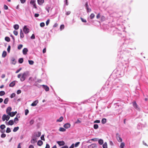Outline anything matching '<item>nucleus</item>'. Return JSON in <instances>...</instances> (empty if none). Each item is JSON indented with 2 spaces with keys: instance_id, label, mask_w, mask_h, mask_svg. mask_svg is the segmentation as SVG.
<instances>
[{
  "instance_id": "obj_1",
  "label": "nucleus",
  "mask_w": 148,
  "mask_h": 148,
  "mask_svg": "<svg viewBox=\"0 0 148 148\" xmlns=\"http://www.w3.org/2000/svg\"><path fill=\"white\" fill-rule=\"evenodd\" d=\"M28 74L29 72L28 71H26L24 72L22 74L20 73L18 75L17 77L18 78H20V80L21 82H23L28 76Z\"/></svg>"
},
{
  "instance_id": "obj_2",
  "label": "nucleus",
  "mask_w": 148,
  "mask_h": 148,
  "mask_svg": "<svg viewBox=\"0 0 148 148\" xmlns=\"http://www.w3.org/2000/svg\"><path fill=\"white\" fill-rule=\"evenodd\" d=\"M133 40L130 38H126L124 39V42L123 43V45L121 46L122 49L123 50H124L125 49L124 48L127 46V45L129 43H132L133 42Z\"/></svg>"
},
{
  "instance_id": "obj_3",
  "label": "nucleus",
  "mask_w": 148,
  "mask_h": 148,
  "mask_svg": "<svg viewBox=\"0 0 148 148\" xmlns=\"http://www.w3.org/2000/svg\"><path fill=\"white\" fill-rule=\"evenodd\" d=\"M23 31L25 34H27L29 32V29L27 27L26 25H25L23 28Z\"/></svg>"
},
{
  "instance_id": "obj_4",
  "label": "nucleus",
  "mask_w": 148,
  "mask_h": 148,
  "mask_svg": "<svg viewBox=\"0 0 148 148\" xmlns=\"http://www.w3.org/2000/svg\"><path fill=\"white\" fill-rule=\"evenodd\" d=\"M10 117L8 115L4 114L3 115L2 118V120L4 121L5 120L8 121L10 119Z\"/></svg>"
},
{
  "instance_id": "obj_5",
  "label": "nucleus",
  "mask_w": 148,
  "mask_h": 148,
  "mask_svg": "<svg viewBox=\"0 0 148 148\" xmlns=\"http://www.w3.org/2000/svg\"><path fill=\"white\" fill-rule=\"evenodd\" d=\"M41 135V132H37L35 133L33 136V138H37V137H39Z\"/></svg>"
},
{
  "instance_id": "obj_6",
  "label": "nucleus",
  "mask_w": 148,
  "mask_h": 148,
  "mask_svg": "<svg viewBox=\"0 0 148 148\" xmlns=\"http://www.w3.org/2000/svg\"><path fill=\"white\" fill-rule=\"evenodd\" d=\"M85 6V8L86 10V11L87 13L89 12H91V10L90 8H89L88 2H87L86 3Z\"/></svg>"
},
{
  "instance_id": "obj_7",
  "label": "nucleus",
  "mask_w": 148,
  "mask_h": 148,
  "mask_svg": "<svg viewBox=\"0 0 148 148\" xmlns=\"http://www.w3.org/2000/svg\"><path fill=\"white\" fill-rule=\"evenodd\" d=\"M132 103V105H133V106L134 107L135 109H136V110H138V105L137 104L136 101H133Z\"/></svg>"
},
{
  "instance_id": "obj_8",
  "label": "nucleus",
  "mask_w": 148,
  "mask_h": 148,
  "mask_svg": "<svg viewBox=\"0 0 148 148\" xmlns=\"http://www.w3.org/2000/svg\"><path fill=\"white\" fill-rule=\"evenodd\" d=\"M57 143L60 146H63L64 145L65 143L63 141H57Z\"/></svg>"
},
{
  "instance_id": "obj_9",
  "label": "nucleus",
  "mask_w": 148,
  "mask_h": 148,
  "mask_svg": "<svg viewBox=\"0 0 148 148\" xmlns=\"http://www.w3.org/2000/svg\"><path fill=\"white\" fill-rule=\"evenodd\" d=\"M37 138H33L32 136V138L31 140V143L32 144H34L37 142Z\"/></svg>"
},
{
  "instance_id": "obj_10",
  "label": "nucleus",
  "mask_w": 148,
  "mask_h": 148,
  "mask_svg": "<svg viewBox=\"0 0 148 148\" xmlns=\"http://www.w3.org/2000/svg\"><path fill=\"white\" fill-rule=\"evenodd\" d=\"M17 112H12L8 113V114L11 117H13L17 113Z\"/></svg>"
},
{
  "instance_id": "obj_11",
  "label": "nucleus",
  "mask_w": 148,
  "mask_h": 148,
  "mask_svg": "<svg viewBox=\"0 0 148 148\" xmlns=\"http://www.w3.org/2000/svg\"><path fill=\"white\" fill-rule=\"evenodd\" d=\"M97 145L95 144H92L88 146V148H96Z\"/></svg>"
},
{
  "instance_id": "obj_12",
  "label": "nucleus",
  "mask_w": 148,
  "mask_h": 148,
  "mask_svg": "<svg viewBox=\"0 0 148 148\" xmlns=\"http://www.w3.org/2000/svg\"><path fill=\"white\" fill-rule=\"evenodd\" d=\"M70 126L71 125L69 123H66L64 124V127L66 129H68L70 127Z\"/></svg>"
},
{
  "instance_id": "obj_13",
  "label": "nucleus",
  "mask_w": 148,
  "mask_h": 148,
  "mask_svg": "<svg viewBox=\"0 0 148 148\" xmlns=\"http://www.w3.org/2000/svg\"><path fill=\"white\" fill-rule=\"evenodd\" d=\"M43 88L46 91H48L49 90V87L47 85H42Z\"/></svg>"
},
{
  "instance_id": "obj_14",
  "label": "nucleus",
  "mask_w": 148,
  "mask_h": 148,
  "mask_svg": "<svg viewBox=\"0 0 148 148\" xmlns=\"http://www.w3.org/2000/svg\"><path fill=\"white\" fill-rule=\"evenodd\" d=\"M38 102V100H36L32 103L31 106H36Z\"/></svg>"
},
{
  "instance_id": "obj_15",
  "label": "nucleus",
  "mask_w": 148,
  "mask_h": 148,
  "mask_svg": "<svg viewBox=\"0 0 148 148\" xmlns=\"http://www.w3.org/2000/svg\"><path fill=\"white\" fill-rule=\"evenodd\" d=\"M28 51V50L27 48H24L23 50V53L24 55H26Z\"/></svg>"
},
{
  "instance_id": "obj_16",
  "label": "nucleus",
  "mask_w": 148,
  "mask_h": 148,
  "mask_svg": "<svg viewBox=\"0 0 148 148\" xmlns=\"http://www.w3.org/2000/svg\"><path fill=\"white\" fill-rule=\"evenodd\" d=\"M38 4L40 5H41L44 2V0H37Z\"/></svg>"
},
{
  "instance_id": "obj_17",
  "label": "nucleus",
  "mask_w": 148,
  "mask_h": 148,
  "mask_svg": "<svg viewBox=\"0 0 148 148\" xmlns=\"http://www.w3.org/2000/svg\"><path fill=\"white\" fill-rule=\"evenodd\" d=\"M20 38L21 39L24 37V34L21 29L20 30Z\"/></svg>"
},
{
  "instance_id": "obj_18",
  "label": "nucleus",
  "mask_w": 148,
  "mask_h": 148,
  "mask_svg": "<svg viewBox=\"0 0 148 148\" xmlns=\"http://www.w3.org/2000/svg\"><path fill=\"white\" fill-rule=\"evenodd\" d=\"M12 110V108L11 107H8L6 110V112L8 114V113H9V112H10V111Z\"/></svg>"
},
{
  "instance_id": "obj_19",
  "label": "nucleus",
  "mask_w": 148,
  "mask_h": 148,
  "mask_svg": "<svg viewBox=\"0 0 148 148\" xmlns=\"http://www.w3.org/2000/svg\"><path fill=\"white\" fill-rule=\"evenodd\" d=\"M15 81H13L10 84L9 86L10 87H13L15 85Z\"/></svg>"
},
{
  "instance_id": "obj_20",
  "label": "nucleus",
  "mask_w": 148,
  "mask_h": 148,
  "mask_svg": "<svg viewBox=\"0 0 148 148\" xmlns=\"http://www.w3.org/2000/svg\"><path fill=\"white\" fill-rule=\"evenodd\" d=\"M42 141L40 140H39L37 143V145L39 146H41L43 144Z\"/></svg>"
},
{
  "instance_id": "obj_21",
  "label": "nucleus",
  "mask_w": 148,
  "mask_h": 148,
  "mask_svg": "<svg viewBox=\"0 0 148 148\" xmlns=\"http://www.w3.org/2000/svg\"><path fill=\"white\" fill-rule=\"evenodd\" d=\"M14 121L13 120H10L8 122V124L9 125H13L14 123Z\"/></svg>"
},
{
  "instance_id": "obj_22",
  "label": "nucleus",
  "mask_w": 148,
  "mask_h": 148,
  "mask_svg": "<svg viewBox=\"0 0 148 148\" xmlns=\"http://www.w3.org/2000/svg\"><path fill=\"white\" fill-rule=\"evenodd\" d=\"M7 55V52L6 51H3L2 54V57L3 58H5L6 57Z\"/></svg>"
},
{
  "instance_id": "obj_23",
  "label": "nucleus",
  "mask_w": 148,
  "mask_h": 148,
  "mask_svg": "<svg viewBox=\"0 0 148 148\" xmlns=\"http://www.w3.org/2000/svg\"><path fill=\"white\" fill-rule=\"evenodd\" d=\"M11 61L12 62V63L14 64H15L16 62L15 58H12L11 59Z\"/></svg>"
},
{
  "instance_id": "obj_24",
  "label": "nucleus",
  "mask_w": 148,
  "mask_h": 148,
  "mask_svg": "<svg viewBox=\"0 0 148 148\" xmlns=\"http://www.w3.org/2000/svg\"><path fill=\"white\" fill-rule=\"evenodd\" d=\"M13 27L15 29L17 30L18 29L19 26L18 24H15L14 25Z\"/></svg>"
},
{
  "instance_id": "obj_25",
  "label": "nucleus",
  "mask_w": 148,
  "mask_h": 148,
  "mask_svg": "<svg viewBox=\"0 0 148 148\" xmlns=\"http://www.w3.org/2000/svg\"><path fill=\"white\" fill-rule=\"evenodd\" d=\"M103 143V140L101 139H100L98 140V143L100 145H102Z\"/></svg>"
},
{
  "instance_id": "obj_26",
  "label": "nucleus",
  "mask_w": 148,
  "mask_h": 148,
  "mask_svg": "<svg viewBox=\"0 0 148 148\" xmlns=\"http://www.w3.org/2000/svg\"><path fill=\"white\" fill-rule=\"evenodd\" d=\"M63 119V117L62 116H61L59 119L57 120L56 121L57 122H61Z\"/></svg>"
},
{
  "instance_id": "obj_27",
  "label": "nucleus",
  "mask_w": 148,
  "mask_h": 148,
  "mask_svg": "<svg viewBox=\"0 0 148 148\" xmlns=\"http://www.w3.org/2000/svg\"><path fill=\"white\" fill-rule=\"evenodd\" d=\"M18 62L20 64L22 63L23 62V58H20L19 59Z\"/></svg>"
},
{
  "instance_id": "obj_28",
  "label": "nucleus",
  "mask_w": 148,
  "mask_h": 148,
  "mask_svg": "<svg viewBox=\"0 0 148 148\" xmlns=\"http://www.w3.org/2000/svg\"><path fill=\"white\" fill-rule=\"evenodd\" d=\"M59 130L60 131L62 132H65L66 130V129L65 128L62 127H60Z\"/></svg>"
},
{
  "instance_id": "obj_29",
  "label": "nucleus",
  "mask_w": 148,
  "mask_h": 148,
  "mask_svg": "<svg viewBox=\"0 0 148 148\" xmlns=\"http://www.w3.org/2000/svg\"><path fill=\"white\" fill-rule=\"evenodd\" d=\"M106 122V119L105 118H103L101 120V123L104 124Z\"/></svg>"
},
{
  "instance_id": "obj_30",
  "label": "nucleus",
  "mask_w": 148,
  "mask_h": 148,
  "mask_svg": "<svg viewBox=\"0 0 148 148\" xmlns=\"http://www.w3.org/2000/svg\"><path fill=\"white\" fill-rule=\"evenodd\" d=\"M95 16V15L93 13H92L90 15V17L91 19L93 18Z\"/></svg>"
},
{
  "instance_id": "obj_31",
  "label": "nucleus",
  "mask_w": 148,
  "mask_h": 148,
  "mask_svg": "<svg viewBox=\"0 0 148 148\" xmlns=\"http://www.w3.org/2000/svg\"><path fill=\"white\" fill-rule=\"evenodd\" d=\"M101 21H104L106 20V18L103 16H101Z\"/></svg>"
},
{
  "instance_id": "obj_32",
  "label": "nucleus",
  "mask_w": 148,
  "mask_h": 148,
  "mask_svg": "<svg viewBox=\"0 0 148 148\" xmlns=\"http://www.w3.org/2000/svg\"><path fill=\"white\" fill-rule=\"evenodd\" d=\"M103 148H107V144L106 142H105L103 145Z\"/></svg>"
},
{
  "instance_id": "obj_33",
  "label": "nucleus",
  "mask_w": 148,
  "mask_h": 148,
  "mask_svg": "<svg viewBox=\"0 0 148 148\" xmlns=\"http://www.w3.org/2000/svg\"><path fill=\"white\" fill-rule=\"evenodd\" d=\"M19 129V127H15L13 130V131L14 132H16Z\"/></svg>"
},
{
  "instance_id": "obj_34",
  "label": "nucleus",
  "mask_w": 148,
  "mask_h": 148,
  "mask_svg": "<svg viewBox=\"0 0 148 148\" xmlns=\"http://www.w3.org/2000/svg\"><path fill=\"white\" fill-rule=\"evenodd\" d=\"M8 100L9 99L8 98H6L4 101V103L5 104H7L8 103Z\"/></svg>"
},
{
  "instance_id": "obj_35",
  "label": "nucleus",
  "mask_w": 148,
  "mask_h": 148,
  "mask_svg": "<svg viewBox=\"0 0 148 148\" xmlns=\"http://www.w3.org/2000/svg\"><path fill=\"white\" fill-rule=\"evenodd\" d=\"M5 127V126L4 124H2L0 125V128L1 130H3Z\"/></svg>"
},
{
  "instance_id": "obj_36",
  "label": "nucleus",
  "mask_w": 148,
  "mask_h": 148,
  "mask_svg": "<svg viewBox=\"0 0 148 148\" xmlns=\"http://www.w3.org/2000/svg\"><path fill=\"white\" fill-rule=\"evenodd\" d=\"M5 94V92L4 91H0V96H2L4 95Z\"/></svg>"
},
{
  "instance_id": "obj_37",
  "label": "nucleus",
  "mask_w": 148,
  "mask_h": 148,
  "mask_svg": "<svg viewBox=\"0 0 148 148\" xmlns=\"http://www.w3.org/2000/svg\"><path fill=\"white\" fill-rule=\"evenodd\" d=\"M5 40L8 42H9L10 40V39L9 37H6L5 38Z\"/></svg>"
},
{
  "instance_id": "obj_38",
  "label": "nucleus",
  "mask_w": 148,
  "mask_h": 148,
  "mask_svg": "<svg viewBox=\"0 0 148 148\" xmlns=\"http://www.w3.org/2000/svg\"><path fill=\"white\" fill-rule=\"evenodd\" d=\"M119 87V85L116 84V83H115V85L114 86L112 87V88H113L114 89H116V88H118Z\"/></svg>"
},
{
  "instance_id": "obj_39",
  "label": "nucleus",
  "mask_w": 148,
  "mask_h": 148,
  "mask_svg": "<svg viewBox=\"0 0 148 148\" xmlns=\"http://www.w3.org/2000/svg\"><path fill=\"white\" fill-rule=\"evenodd\" d=\"M124 146L125 143L123 142L121 143L120 146V148H124Z\"/></svg>"
},
{
  "instance_id": "obj_40",
  "label": "nucleus",
  "mask_w": 148,
  "mask_h": 148,
  "mask_svg": "<svg viewBox=\"0 0 148 148\" xmlns=\"http://www.w3.org/2000/svg\"><path fill=\"white\" fill-rule=\"evenodd\" d=\"M11 132V130L10 129L9 127H7L6 131V132L7 133H9L10 132Z\"/></svg>"
},
{
  "instance_id": "obj_41",
  "label": "nucleus",
  "mask_w": 148,
  "mask_h": 148,
  "mask_svg": "<svg viewBox=\"0 0 148 148\" xmlns=\"http://www.w3.org/2000/svg\"><path fill=\"white\" fill-rule=\"evenodd\" d=\"M15 95L16 94L14 93H13L10 95V97L11 98H12L13 97H14L15 96Z\"/></svg>"
},
{
  "instance_id": "obj_42",
  "label": "nucleus",
  "mask_w": 148,
  "mask_h": 148,
  "mask_svg": "<svg viewBox=\"0 0 148 148\" xmlns=\"http://www.w3.org/2000/svg\"><path fill=\"white\" fill-rule=\"evenodd\" d=\"M64 28V25H60V30H62Z\"/></svg>"
},
{
  "instance_id": "obj_43",
  "label": "nucleus",
  "mask_w": 148,
  "mask_h": 148,
  "mask_svg": "<svg viewBox=\"0 0 148 148\" xmlns=\"http://www.w3.org/2000/svg\"><path fill=\"white\" fill-rule=\"evenodd\" d=\"M28 62L29 64L30 65H33L34 63V62L32 60H29Z\"/></svg>"
},
{
  "instance_id": "obj_44",
  "label": "nucleus",
  "mask_w": 148,
  "mask_h": 148,
  "mask_svg": "<svg viewBox=\"0 0 148 148\" xmlns=\"http://www.w3.org/2000/svg\"><path fill=\"white\" fill-rule=\"evenodd\" d=\"M117 139L118 141L119 142H121L122 141V139L120 137H118V138Z\"/></svg>"
},
{
  "instance_id": "obj_45",
  "label": "nucleus",
  "mask_w": 148,
  "mask_h": 148,
  "mask_svg": "<svg viewBox=\"0 0 148 148\" xmlns=\"http://www.w3.org/2000/svg\"><path fill=\"white\" fill-rule=\"evenodd\" d=\"M36 1L35 0H31L30 1V3L32 4L33 5L35 4Z\"/></svg>"
},
{
  "instance_id": "obj_46",
  "label": "nucleus",
  "mask_w": 148,
  "mask_h": 148,
  "mask_svg": "<svg viewBox=\"0 0 148 148\" xmlns=\"http://www.w3.org/2000/svg\"><path fill=\"white\" fill-rule=\"evenodd\" d=\"M29 112V110L28 109H26L25 110V115H27L28 114Z\"/></svg>"
},
{
  "instance_id": "obj_47",
  "label": "nucleus",
  "mask_w": 148,
  "mask_h": 148,
  "mask_svg": "<svg viewBox=\"0 0 148 148\" xmlns=\"http://www.w3.org/2000/svg\"><path fill=\"white\" fill-rule=\"evenodd\" d=\"M94 128L95 129H97L98 128V125L97 124H95L94 125Z\"/></svg>"
},
{
  "instance_id": "obj_48",
  "label": "nucleus",
  "mask_w": 148,
  "mask_h": 148,
  "mask_svg": "<svg viewBox=\"0 0 148 148\" xmlns=\"http://www.w3.org/2000/svg\"><path fill=\"white\" fill-rule=\"evenodd\" d=\"M23 45L21 44L19 45L18 47V49L20 50L23 47Z\"/></svg>"
},
{
  "instance_id": "obj_49",
  "label": "nucleus",
  "mask_w": 148,
  "mask_h": 148,
  "mask_svg": "<svg viewBox=\"0 0 148 148\" xmlns=\"http://www.w3.org/2000/svg\"><path fill=\"white\" fill-rule=\"evenodd\" d=\"M79 144H80V142H77L75 144V147H78L79 146Z\"/></svg>"
},
{
  "instance_id": "obj_50",
  "label": "nucleus",
  "mask_w": 148,
  "mask_h": 148,
  "mask_svg": "<svg viewBox=\"0 0 148 148\" xmlns=\"http://www.w3.org/2000/svg\"><path fill=\"white\" fill-rule=\"evenodd\" d=\"M90 140H91L92 141H94L96 142L98 141V139L97 138H95L90 139Z\"/></svg>"
},
{
  "instance_id": "obj_51",
  "label": "nucleus",
  "mask_w": 148,
  "mask_h": 148,
  "mask_svg": "<svg viewBox=\"0 0 148 148\" xmlns=\"http://www.w3.org/2000/svg\"><path fill=\"white\" fill-rule=\"evenodd\" d=\"M40 25L41 27H43L45 25V24L44 22L41 23L40 24Z\"/></svg>"
},
{
  "instance_id": "obj_52",
  "label": "nucleus",
  "mask_w": 148,
  "mask_h": 148,
  "mask_svg": "<svg viewBox=\"0 0 148 148\" xmlns=\"http://www.w3.org/2000/svg\"><path fill=\"white\" fill-rule=\"evenodd\" d=\"M13 33L15 35L17 36L18 34V32L17 31L14 30L13 31Z\"/></svg>"
},
{
  "instance_id": "obj_53",
  "label": "nucleus",
  "mask_w": 148,
  "mask_h": 148,
  "mask_svg": "<svg viewBox=\"0 0 148 148\" xmlns=\"http://www.w3.org/2000/svg\"><path fill=\"white\" fill-rule=\"evenodd\" d=\"M10 48L11 47L10 45H9L7 49V51L8 53H10Z\"/></svg>"
},
{
  "instance_id": "obj_54",
  "label": "nucleus",
  "mask_w": 148,
  "mask_h": 148,
  "mask_svg": "<svg viewBox=\"0 0 148 148\" xmlns=\"http://www.w3.org/2000/svg\"><path fill=\"white\" fill-rule=\"evenodd\" d=\"M81 19L83 22L86 23V19H84L82 17L81 18Z\"/></svg>"
},
{
  "instance_id": "obj_55",
  "label": "nucleus",
  "mask_w": 148,
  "mask_h": 148,
  "mask_svg": "<svg viewBox=\"0 0 148 148\" xmlns=\"http://www.w3.org/2000/svg\"><path fill=\"white\" fill-rule=\"evenodd\" d=\"M6 135L5 134H2L1 135V137L2 138H4L5 137Z\"/></svg>"
},
{
  "instance_id": "obj_56",
  "label": "nucleus",
  "mask_w": 148,
  "mask_h": 148,
  "mask_svg": "<svg viewBox=\"0 0 148 148\" xmlns=\"http://www.w3.org/2000/svg\"><path fill=\"white\" fill-rule=\"evenodd\" d=\"M71 12L70 11H68L66 12L65 14L66 15H69L71 14Z\"/></svg>"
},
{
  "instance_id": "obj_57",
  "label": "nucleus",
  "mask_w": 148,
  "mask_h": 148,
  "mask_svg": "<svg viewBox=\"0 0 148 148\" xmlns=\"http://www.w3.org/2000/svg\"><path fill=\"white\" fill-rule=\"evenodd\" d=\"M40 138H41V140H44V141L45 140L44 135H42L40 137Z\"/></svg>"
},
{
  "instance_id": "obj_58",
  "label": "nucleus",
  "mask_w": 148,
  "mask_h": 148,
  "mask_svg": "<svg viewBox=\"0 0 148 148\" xmlns=\"http://www.w3.org/2000/svg\"><path fill=\"white\" fill-rule=\"evenodd\" d=\"M81 121H80L79 119H77V120L75 122V123H81Z\"/></svg>"
},
{
  "instance_id": "obj_59",
  "label": "nucleus",
  "mask_w": 148,
  "mask_h": 148,
  "mask_svg": "<svg viewBox=\"0 0 148 148\" xmlns=\"http://www.w3.org/2000/svg\"><path fill=\"white\" fill-rule=\"evenodd\" d=\"M21 92V90H17L16 92L17 94H20Z\"/></svg>"
},
{
  "instance_id": "obj_60",
  "label": "nucleus",
  "mask_w": 148,
  "mask_h": 148,
  "mask_svg": "<svg viewBox=\"0 0 148 148\" xmlns=\"http://www.w3.org/2000/svg\"><path fill=\"white\" fill-rule=\"evenodd\" d=\"M4 8L5 10H7L8 9V7L7 5H4Z\"/></svg>"
},
{
  "instance_id": "obj_61",
  "label": "nucleus",
  "mask_w": 148,
  "mask_h": 148,
  "mask_svg": "<svg viewBox=\"0 0 148 148\" xmlns=\"http://www.w3.org/2000/svg\"><path fill=\"white\" fill-rule=\"evenodd\" d=\"M49 22H50L49 19H48V20H47V21H46V25H47L49 24Z\"/></svg>"
},
{
  "instance_id": "obj_62",
  "label": "nucleus",
  "mask_w": 148,
  "mask_h": 148,
  "mask_svg": "<svg viewBox=\"0 0 148 148\" xmlns=\"http://www.w3.org/2000/svg\"><path fill=\"white\" fill-rule=\"evenodd\" d=\"M31 38L32 39H34L35 38V36L34 34H32V36L31 37Z\"/></svg>"
},
{
  "instance_id": "obj_63",
  "label": "nucleus",
  "mask_w": 148,
  "mask_h": 148,
  "mask_svg": "<svg viewBox=\"0 0 148 148\" xmlns=\"http://www.w3.org/2000/svg\"><path fill=\"white\" fill-rule=\"evenodd\" d=\"M34 121L33 120H31L29 122V123L30 125H32L34 123Z\"/></svg>"
},
{
  "instance_id": "obj_64",
  "label": "nucleus",
  "mask_w": 148,
  "mask_h": 148,
  "mask_svg": "<svg viewBox=\"0 0 148 148\" xmlns=\"http://www.w3.org/2000/svg\"><path fill=\"white\" fill-rule=\"evenodd\" d=\"M19 120L18 119V118H17V117H15L14 119V122H16V121H18Z\"/></svg>"
}]
</instances>
